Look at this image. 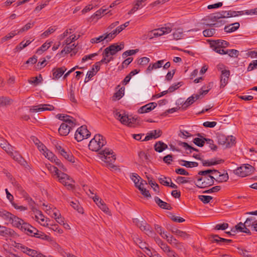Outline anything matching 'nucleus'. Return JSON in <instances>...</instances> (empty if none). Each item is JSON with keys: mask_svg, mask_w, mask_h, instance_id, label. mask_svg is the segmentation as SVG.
Returning a JSON list of instances; mask_svg holds the SVG:
<instances>
[{"mask_svg": "<svg viewBox=\"0 0 257 257\" xmlns=\"http://www.w3.org/2000/svg\"><path fill=\"white\" fill-rule=\"evenodd\" d=\"M112 150L109 149H105L101 150L99 152V154L101 156L102 160L104 161L107 165L111 168H114L116 167L113 163L116 160L115 156Z\"/></svg>", "mask_w": 257, "mask_h": 257, "instance_id": "1", "label": "nucleus"}, {"mask_svg": "<svg viewBox=\"0 0 257 257\" xmlns=\"http://www.w3.org/2000/svg\"><path fill=\"white\" fill-rule=\"evenodd\" d=\"M106 144V142L104 137L100 134H97L90 141L88 147L90 150L97 152Z\"/></svg>", "mask_w": 257, "mask_h": 257, "instance_id": "2", "label": "nucleus"}, {"mask_svg": "<svg viewBox=\"0 0 257 257\" xmlns=\"http://www.w3.org/2000/svg\"><path fill=\"white\" fill-rule=\"evenodd\" d=\"M217 139L218 143L225 148H230L235 144V138L233 136H228L222 134H217Z\"/></svg>", "mask_w": 257, "mask_h": 257, "instance_id": "3", "label": "nucleus"}, {"mask_svg": "<svg viewBox=\"0 0 257 257\" xmlns=\"http://www.w3.org/2000/svg\"><path fill=\"white\" fill-rule=\"evenodd\" d=\"M77 125L76 119L67 120L66 122L62 123L58 130L59 133L60 135L66 136Z\"/></svg>", "mask_w": 257, "mask_h": 257, "instance_id": "4", "label": "nucleus"}, {"mask_svg": "<svg viewBox=\"0 0 257 257\" xmlns=\"http://www.w3.org/2000/svg\"><path fill=\"white\" fill-rule=\"evenodd\" d=\"M254 171V168L247 164L243 165L234 170V173L241 177H244L251 174Z\"/></svg>", "mask_w": 257, "mask_h": 257, "instance_id": "5", "label": "nucleus"}, {"mask_svg": "<svg viewBox=\"0 0 257 257\" xmlns=\"http://www.w3.org/2000/svg\"><path fill=\"white\" fill-rule=\"evenodd\" d=\"M252 222H251L249 219H246L244 223H238L235 226L234 228L231 229V231L232 232H233L234 233L236 231H239V232H244L250 235L251 234V232L247 227L252 226Z\"/></svg>", "mask_w": 257, "mask_h": 257, "instance_id": "6", "label": "nucleus"}, {"mask_svg": "<svg viewBox=\"0 0 257 257\" xmlns=\"http://www.w3.org/2000/svg\"><path fill=\"white\" fill-rule=\"evenodd\" d=\"M195 178L197 180L196 186L200 188H204L212 185L211 179L208 178V175H196Z\"/></svg>", "mask_w": 257, "mask_h": 257, "instance_id": "7", "label": "nucleus"}, {"mask_svg": "<svg viewBox=\"0 0 257 257\" xmlns=\"http://www.w3.org/2000/svg\"><path fill=\"white\" fill-rule=\"evenodd\" d=\"M57 177L58 178L59 181L66 186L68 189L74 188V186L72 184L74 181L67 174L60 172L58 174Z\"/></svg>", "mask_w": 257, "mask_h": 257, "instance_id": "8", "label": "nucleus"}, {"mask_svg": "<svg viewBox=\"0 0 257 257\" xmlns=\"http://www.w3.org/2000/svg\"><path fill=\"white\" fill-rule=\"evenodd\" d=\"M91 134L87 130L86 125H82L79 127L76 131L75 134V139L80 142L84 139H87L90 137Z\"/></svg>", "mask_w": 257, "mask_h": 257, "instance_id": "9", "label": "nucleus"}, {"mask_svg": "<svg viewBox=\"0 0 257 257\" xmlns=\"http://www.w3.org/2000/svg\"><path fill=\"white\" fill-rule=\"evenodd\" d=\"M221 19V16H220V14L219 13H216L215 14H212L208 16H207L205 18V20H210L212 22H216L217 23H212V24H206L205 25L206 26H208L210 27H218L221 25H223L225 23L222 22V21H219V20Z\"/></svg>", "mask_w": 257, "mask_h": 257, "instance_id": "10", "label": "nucleus"}, {"mask_svg": "<svg viewBox=\"0 0 257 257\" xmlns=\"http://www.w3.org/2000/svg\"><path fill=\"white\" fill-rule=\"evenodd\" d=\"M124 44L123 43H121L119 45L116 44H112L104 50V55L106 57L114 55L117 52L122 50Z\"/></svg>", "mask_w": 257, "mask_h": 257, "instance_id": "11", "label": "nucleus"}, {"mask_svg": "<svg viewBox=\"0 0 257 257\" xmlns=\"http://www.w3.org/2000/svg\"><path fill=\"white\" fill-rule=\"evenodd\" d=\"M55 107L50 104H40L39 105L33 106L30 109V112H38L40 111H43L45 110H53Z\"/></svg>", "mask_w": 257, "mask_h": 257, "instance_id": "12", "label": "nucleus"}, {"mask_svg": "<svg viewBox=\"0 0 257 257\" xmlns=\"http://www.w3.org/2000/svg\"><path fill=\"white\" fill-rule=\"evenodd\" d=\"M20 248L24 253H26L29 256L32 257H45L44 255L39 252L38 251L28 248L24 245H21Z\"/></svg>", "mask_w": 257, "mask_h": 257, "instance_id": "13", "label": "nucleus"}, {"mask_svg": "<svg viewBox=\"0 0 257 257\" xmlns=\"http://www.w3.org/2000/svg\"><path fill=\"white\" fill-rule=\"evenodd\" d=\"M9 222H11L14 226L20 228L21 230L22 229V227H23L24 224L27 223L23 219L14 214H13V217L9 220Z\"/></svg>", "mask_w": 257, "mask_h": 257, "instance_id": "14", "label": "nucleus"}, {"mask_svg": "<svg viewBox=\"0 0 257 257\" xmlns=\"http://www.w3.org/2000/svg\"><path fill=\"white\" fill-rule=\"evenodd\" d=\"M210 47L211 48H226L229 45V42L222 40H215L210 41Z\"/></svg>", "mask_w": 257, "mask_h": 257, "instance_id": "15", "label": "nucleus"}, {"mask_svg": "<svg viewBox=\"0 0 257 257\" xmlns=\"http://www.w3.org/2000/svg\"><path fill=\"white\" fill-rule=\"evenodd\" d=\"M230 76V71L228 70H223L221 71L220 76V88H223L228 83Z\"/></svg>", "mask_w": 257, "mask_h": 257, "instance_id": "16", "label": "nucleus"}, {"mask_svg": "<svg viewBox=\"0 0 257 257\" xmlns=\"http://www.w3.org/2000/svg\"><path fill=\"white\" fill-rule=\"evenodd\" d=\"M157 105L156 102L149 103L141 107L138 110V113H144L149 112L154 109L157 106Z\"/></svg>", "mask_w": 257, "mask_h": 257, "instance_id": "17", "label": "nucleus"}, {"mask_svg": "<svg viewBox=\"0 0 257 257\" xmlns=\"http://www.w3.org/2000/svg\"><path fill=\"white\" fill-rule=\"evenodd\" d=\"M162 134V132L160 130H156L151 131L148 133L145 138L141 140L142 141H148L152 139H157L160 137Z\"/></svg>", "mask_w": 257, "mask_h": 257, "instance_id": "18", "label": "nucleus"}, {"mask_svg": "<svg viewBox=\"0 0 257 257\" xmlns=\"http://www.w3.org/2000/svg\"><path fill=\"white\" fill-rule=\"evenodd\" d=\"M0 146L8 154H12L13 147L4 139L0 138Z\"/></svg>", "mask_w": 257, "mask_h": 257, "instance_id": "19", "label": "nucleus"}, {"mask_svg": "<svg viewBox=\"0 0 257 257\" xmlns=\"http://www.w3.org/2000/svg\"><path fill=\"white\" fill-rule=\"evenodd\" d=\"M21 230L26 232L28 235L32 236H34L33 235H35L34 233L36 231L37 232H38V230L36 228L28 223L24 224Z\"/></svg>", "mask_w": 257, "mask_h": 257, "instance_id": "20", "label": "nucleus"}, {"mask_svg": "<svg viewBox=\"0 0 257 257\" xmlns=\"http://www.w3.org/2000/svg\"><path fill=\"white\" fill-rule=\"evenodd\" d=\"M15 231L6 226L0 225V235L4 237H8L14 235Z\"/></svg>", "mask_w": 257, "mask_h": 257, "instance_id": "21", "label": "nucleus"}, {"mask_svg": "<svg viewBox=\"0 0 257 257\" xmlns=\"http://www.w3.org/2000/svg\"><path fill=\"white\" fill-rule=\"evenodd\" d=\"M66 68L65 67L54 68L52 70L53 79H58L66 71Z\"/></svg>", "mask_w": 257, "mask_h": 257, "instance_id": "22", "label": "nucleus"}, {"mask_svg": "<svg viewBox=\"0 0 257 257\" xmlns=\"http://www.w3.org/2000/svg\"><path fill=\"white\" fill-rule=\"evenodd\" d=\"M155 202L158 204V205L161 208L169 210L172 209V207L171 206L170 204L162 201L158 197H155Z\"/></svg>", "mask_w": 257, "mask_h": 257, "instance_id": "23", "label": "nucleus"}, {"mask_svg": "<svg viewBox=\"0 0 257 257\" xmlns=\"http://www.w3.org/2000/svg\"><path fill=\"white\" fill-rule=\"evenodd\" d=\"M9 155H10L14 160L18 162L21 165L25 166V164H27V162L25 161L22 156L18 152H15V153H13V151H12V154Z\"/></svg>", "mask_w": 257, "mask_h": 257, "instance_id": "24", "label": "nucleus"}, {"mask_svg": "<svg viewBox=\"0 0 257 257\" xmlns=\"http://www.w3.org/2000/svg\"><path fill=\"white\" fill-rule=\"evenodd\" d=\"M215 176L216 177V181L218 183L226 182L229 179L228 174L226 171H224L222 174H220V172L219 174H216Z\"/></svg>", "mask_w": 257, "mask_h": 257, "instance_id": "25", "label": "nucleus"}, {"mask_svg": "<svg viewBox=\"0 0 257 257\" xmlns=\"http://www.w3.org/2000/svg\"><path fill=\"white\" fill-rule=\"evenodd\" d=\"M240 26L239 23L236 22L225 26L224 30L226 33H232L237 30Z\"/></svg>", "mask_w": 257, "mask_h": 257, "instance_id": "26", "label": "nucleus"}, {"mask_svg": "<svg viewBox=\"0 0 257 257\" xmlns=\"http://www.w3.org/2000/svg\"><path fill=\"white\" fill-rule=\"evenodd\" d=\"M167 148V145L161 141H158L156 142L154 145L155 150L159 153L162 152Z\"/></svg>", "mask_w": 257, "mask_h": 257, "instance_id": "27", "label": "nucleus"}, {"mask_svg": "<svg viewBox=\"0 0 257 257\" xmlns=\"http://www.w3.org/2000/svg\"><path fill=\"white\" fill-rule=\"evenodd\" d=\"M169 229L173 233L176 234L177 235L183 238V239L187 238L189 236V235L186 232L179 230L175 227H172Z\"/></svg>", "mask_w": 257, "mask_h": 257, "instance_id": "28", "label": "nucleus"}, {"mask_svg": "<svg viewBox=\"0 0 257 257\" xmlns=\"http://www.w3.org/2000/svg\"><path fill=\"white\" fill-rule=\"evenodd\" d=\"M60 155L70 162L74 163L75 162V158L74 157L71 152H70L69 151H63L62 153H61Z\"/></svg>", "mask_w": 257, "mask_h": 257, "instance_id": "29", "label": "nucleus"}, {"mask_svg": "<svg viewBox=\"0 0 257 257\" xmlns=\"http://www.w3.org/2000/svg\"><path fill=\"white\" fill-rule=\"evenodd\" d=\"M202 162L204 166H211L221 164L224 162V160L222 159H219L217 161H215L213 159L211 160V161L202 160Z\"/></svg>", "mask_w": 257, "mask_h": 257, "instance_id": "30", "label": "nucleus"}, {"mask_svg": "<svg viewBox=\"0 0 257 257\" xmlns=\"http://www.w3.org/2000/svg\"><path fill=\"white\" fill-rule=\"evenodd\" d=\"M179 164L183 166H185L188 168H192L193 167H197L198 165V163L195 162H189L183 160L179 161Z\"/></svg>", "mask_w": 257, "mask_h": 257, "instance_id": "31", "label": "nucleus"}, {"mask_svg": "<svg viewBox=\"0 0 257 257\" xmlns=\"http://www.w3.org/2000/svg\"><path fill=\"white\" fill-rule=\"evenodd\" d=\"M12 100L8 97H0V107L7 106L11 104Z\"/></svg>", "mask_w": 257, "mask_h": 257, "instance_id": "32", "label": "nucleus"}, {"mask_svg": "<svg viewBox=\"0 0 257 257\" xmlns=\"http://www.w3.org/2000/svg\"><path fill=\"white\" fill-rule=\"evenodd\" d=\"M124 94V87H121L116 92H115L113 97H112V100H116V99L119 100L120 99Z\"/></svg>", "mask_w": 257, "mask_h": 257, "instance_id": "33", "label": "nucleus"}, {"mask_svg": "<svg viewBox=\"0 0 257 257\" xmlns=\"http://www.w3.org/2000/svg\"><path fill=\"white\" fill-rule=\"evenodd\" d=\"M138 156L140 159V162L141 163L145 162L148 163L150 161L148 155L144 151L139 152L138 153Z\"/></svg>", "mask_w": 257, "mask_h": 257, "instance_id": "34", "label": "nucleus"}, {"mask_svg": "<svg viewBox=\"0 0 257 257\" xmlns=\"http://www.w3.org/2000/svg\"><path fill=\"white\" fill-rule=\"evenodd\" d=\"M213 85V83L212 82H210L207 85L203 86L200 89L201 94H203L204 95L206 94L212 88Z\"/></svg>", "mask_w": 257, "mask_h": 257, "instance_id": "35", "label": "nucleus"}, {"mask_svg": "<svg viewBox=\"0 0 257 257\" xmlns=\"http://www.w3.org/2000/svg\"><path fill=\"white\" fill-rule=\"evenodd\" d=\"M35 235H33V236L35 237L39 238L42 239L43 240H49L50 239V236L45 234L44 233H43L42 231H40L38 230V232L34 233Z\"/></svg>", "mask_w": 257, "mask_h": 257, "instance_id": "36", "label": "nucleus"}, {"mask_svg": "<svg viewBox=\"0 0 257 257\" xmlns=\"http://www.w3.org/2000/svg\"><path fill=\"white\" fill-rule=\"evenodd\" d=\"M149 184L151 186V187L153 188V190L156 192H159V186L158 184H157L155 181L153 180V179L148 176H146Z\"/></svg>", "mask_w": 257, "mask_h": 257, "instance_id": "37", "label": "nucleus"}, {"mask_svg": "<svg viewBox=\"0 0 257 257\" xmlns=\"http://www.w3.org/2000/svg\"><path fill=\"white\" fill-rule=\"evenodd\" d=\"M211 173L215 175L216 174H219V172L218 170L215 169H208L204 171H200L198 172V175H210V174Z\"/></svg>", "mask_w": 257, "mask_h": 257, "instance_id": "38", "label": "nucleus"}, {"mask_svg": "<svg viewBox=\"0 0 257 257\" xmlns=\"http://www.w3.org/2000/svg\"><path fill=\"white\" fill-rule=\"evenodd\" d=\"M0 216L9 221L10 218L13 217V214L6 210H0Z\"/></svg>", "mask_w": 257, "mask_h": 257, "instance_id": "39", "label": "nucleus"}, {"mask_svg": "<svg viewBox=\"0 0 257 257\" xmlns=\"http://www.w3.org/2000/svg\"><path fill=\"white\" fill-rule=\"evenodd\" d=\"M70 205L79 213H83V209L82 207L79 205V203L76 200L75 201H71Z\"/></svg>", "mask_w": 257, "mask_h": 257, "instance_id": "40", "label": "nucleus"}, {"mask_svg": "<svg viewBox=\"0 0 257 257\" xmlns=\"http://www.w3.org/2000/svg\"><path fill=\"white\" fill-rule=\"evenodd\" d=\"M56 117L60 120H63L64 121V122H66V120H72V119H75L74 118H73V117H72L71 116H69L67 114L64 115L63 114H58L56 115Z\"/></svg>", "mask_w": 257, "mask_h": 257, "instance_id": "41", "label": "nucleus"}, {"mask_svg": "<svg viewBox=\"0 0 257 257\" xmlns=\"http://www.w3.org/2000/svg\"><path fill=\"white\" fill-rule=\"evenodd\" d=\"M155 228L158 233H159L162 237L165 239L168 238L167 234L163 231L162 227L158 224L155 225Z\"/></svg>", "mask_w": 257, "mask_h": 257, "instance_id": "42", "label": "nucleus"}, {"mask_svg": "<svg viewBox=\"0 0 257 257\" xmlns=\"http://www.w3.org/2000/svg\"><path fill=\"white\" fill-rule=\"evenodd\" d=\"M215 29L214 28L208 29L203 31V34L204 37H210L213 36L215 33Z\"/></svg>", "mask_w": 257, "mask_h": 257, "instance_id": "43", "label": "nucleus"}, {"mask_svg": "<svg viewBox=\"0 0 257 257\" xmlns=\"http://www.w3.org/2000/svg\"><path fill=\"white\" fill-rule=\"evenodd\" d=\"M145 226L141 230L144 231L148 235H152L153 234L152 228L148 223H145Z\"/></svg>", "mask_w": 257, "mask_h": 257, "instance_id": "44", "label": "nucleus"}, {"mask_svg": "<svg viewBox=\"0 0 257 257\" xmlns=\"http://www.w3.org/2000/svg\"><path fill=\"white\" fill-rule=\"evenodd\" d=\"M183 34L182 30L178 29L173 34V39L174 40H179L183 37Z\"/></svg>", "mask_w": 257, "mask_h": 257, "instance_id": "45", "label": "nucleus"}, {"mask_svg": "<svg viewBox=\"0 0 257 257\" xmlns=\"http://www.w3.org/2000/svg\"><path fill=\"white\" fill-rule=\"evenodd\" d=\"M56 29L55 27H50L49 29L45 31L44 33L41 34V37L43 38L48 37L49 35L53 33L56 31Z\"/></svg>", "mask_w": 257, "mask_h": 257, "instance_id": "46", "label": "nucleus"}, {"mask_svg": "<svg viewBox=\"0 0 257 257\" xmlns=\"http://www.w3.org/2000/svg\"><path fill=\"white\" fill-rule=\"evenodd\" d=\"M221 239H222V237H219L216 234L212 235L210 237V239L212 242H216L219 244H220L222 242Z\"/></svg>", "mask_w": 257, "mask_h": 257, "instance_id": "47", "label": "nucleus"}, {"mask_svg": "<svg viewBox=\"0 0 257 257\" xmlns=\"http://www.w3.org/2000/svg\"><path fill=\"white\" fill-rule=\"evenodd\" d=\"M51 46V42L44 43L41 47L38 49L37 53L41 54V52L47 50Z\"/></svg>", "mask_w": 257, "mask_h": 257, "instance_id": "48", "label": "nucleus"}, {"mask_svg": "<svg viewBox=\"0 0 257 257\" xmlns=\"http://www.w3.org/2000/svg\"><path fill=\"white\" fill-rule=\"evenodd\" d=\"M105 39H107V36H104V35H103L100 36L97 38H92L90 40V42L92 44L98 43L103 41V40H104Z\"/></svg>", "mask_w": 257, "mask_h": 257, "instance_id": "49", "label": "nucleus"}, {"mask_svg": "<svg viewBox=\"0 0 257 257\" xmlns=\"http://www.w3.org/2000/svg\"><path fill=\"white\" fill-rule=\"evenodd\" d=\"M55 164L63 171H66V169L64 167L61 162L57 159L56 157H53V161Z\"/></svg>", "mask_w": 257, "mask_h": 257, "instance_id": "50", "label": "nucleus"}, {"mask_svg": "<svg viewBox=\"0 0 257 257\" xmlns=\"http://www.w3.org/2000/svg\"><path fill=\"white\" fill-rule=\"evenodd\" d=\"M198 198L204 204L209 203L212 199L211 196L206 195H199Z\"/></svg>", "mask_w": 257, "mask_h": 257, "instance_id": "51", "label": "nucleus"}, {"mask_svg": "<svg viewBox=\"0 0 257 257\" xmlns=\"http://www.w3.org/2000/svg\"><path fill=\"white\" fill-rule=\"evenodd\" d=\"M229 18L232 17H235L238 15H242L244 14L246 15L245 11H228Z\"/></svg>", "mask_w": 257, "mask_h": 257, "instance_id": "52", "label": "nucleus"}, {"mask_svg": "<svg viewBox=\"0 0 257 257\" xmlns=\"http://www.w3.org/2000/svg\"><path fill=\"white\" fill-rule=\"evenodd\" d=\"M172 31V28L169 26H166L165 27H162L158 29H156L154 30V31H162V32H164V34H168L170 33Z\"/></svg>", "mask_w": 257, "mask_h": 257, "instance_id": "53", "label": "nucleus"}, {"mask_svg": "<svg viewBox=\"0 0 257 257\" xmlns=\"http://www.w3.org/2000/svg\"><path fill=\"white\" fill-rule=\"evenodd\" d=\"M226 53L231 57H237L239 55V51L235 49L226 50Z\"/></svg>", "mask_w": 257, "mask_h": 257, "instance_id": "54", "label": "nucleus"}, {"mask_svg": "<svg viewBox=\"0 0 257 257\" xmlns=\"http://www.w3.org/2000/svg\"><path fill=\"white\" fill-rule=\"evenodd\" d=\"M97 73V71L94 70V68H92L91 70L88 71L87 73L86 76L88 78V79L86 80V78L85 79V82H87L93 76H94Z\"/></svg>", "mask_w": 257, "mask_h": 257, "instance_id": "55", "label": "nucleus"}, {"mask_svg": "<svg viewBox=\"0 0 257 257\" xmlns=\"http://www.w3.org/2000/svg\"><path fill=\"white\" fill-rule=\"evenodd\" d=\"M193 143L197 146L202 147L204 145L205 140L204 138L202 139L199 138H196L193 140Z\"/></svg>", "mask_w": 257, "mask_h": 257, "instance_id": "56", "label": "nucleus"}, {"mask_svg": "<svg viewBox=\"0 0 257 257\" xmlns=\"http://www.w3.org/2000/svg\"><path fill=\"white\" fill-rule=\"evenodd\" d=\"M142 7L143 6H141L137 1H136L134 7L128 12L127 14L129 15H132Z\"/></svg>", "mask_w": 257, "mask_h": 257, "instance_id": "57", "label": "nucleus"}, {"mask_svg": "<svg viewBox=\"0 0 257 257\" xmlns=\"http://www.w3.org/2000/svg\"><path fill=\"white\" fill-rule=\"evenodd\" d=\"M34 25V22L33 23H28L18 32V34L28 31L30 28H31Z\"/></svg>", "mask_w": 257, "mask_h": 257, "instance_id": "58", "label": "nucleus"}, {"mask_svg": "<svg viewBox=\"0 0 257 257\" xmlns=\"http://www.w3.org/2000/svg\"><path fill=\"white\" fill-rule=\"evenodd\" d=\"M194 98L192 96V95L189 97L186 102L183 104L182 107L183 108H186L191 104H192L195 101Z\"/></svg>", "mask_w": 257, "mask_h": 257, "instance_id": "59", "label": "nucleus"}, {"mask_svg": "<svg viewBox=\"0 0 257 257\" xmlns=\"http://www.w3.org/2000/svg\"><path fill=\"white\" fill-rule=\"evenodd\" d=\"M139 51L138 49H135V50H129L127 51H125L123 53L122 56L123 58H126L128 56H131L135 54L137 52H138Z\"/></svg>", "mask_w": 257, "mask_h": 257, "instance_id": "60", "label": "nucleus"}, {"mask_svg": "<svg viewBox=\"0 0 257 257\" xmlns=\"http://www.w3.org/2000/svg\"><path fill=\"white\" fill-rule=\"evenodd\" d=\"M69 96L70 100L72 102H74V103H76L77 102V100H76V99H75V97L74 91V90H73V86L72 85L70 87V91H69Z\"/></svg>", "mask_w": 257, "mask_h": 257, "instance_id": "61", "label": "nucleus"}, {"mask_svg": "<svg viewBox=\"0 0 257 257\" xmlns=\"http://www.w3.org/2000/svg\"><path fill=\"white\" fill-rule=\"evenodd\" d=\"M99 204L98 206L104 212L108 213L109 212V209L104 203L102 200H99Z\"/></svg>", "mask_w": 257, "mask_h": 257, "instance_id": "62", "label": "nucleus"}, {"mask_svg": "<svg viewBox=\"0 0 257 257\" xmlns=\"http://www.w3.org/2000/svg\"><path fill=\"white\" fill-rule=\"evenodd\" d=\"M205 142L209 145V147L211 150L215 151L217 150V146L214 144V142L212 140L207 138H204Z\"/></svg>", "mask_w": 257, "mask_h": 257, "instance_id": "63", "label": "nucleus"}, {"mask_svg": "<svg viewBox=\"0 0 257 257\" xmlns=\"http://www.w3.org/2000/svg\"><path fill=\"white\" fill-rule=\"evenodd\" d=\"M257 68V60H253L250 63L247 67V71H250Z\"/></svg>", "mask_w": 257, "mask_h": 257, "instance_id": "64", "label": "nucleus"}]
</instances>
